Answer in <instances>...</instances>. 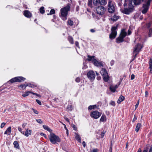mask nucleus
<instances>
[{
	"label": "nucleus",
	"mask_w": 152,
	"mask_h": 152,
	"mask_svg": "<svg viewBox=\"0 0 152 152\" xmlns=\"http://www.w3.org/2000/svg\"><path fill=\"white\" fill-rule=\"evenodd\" d=\"M70 4H68L66 6L62 8L60 10V17L63 20L65 21L67 20L68 12L70 11Z\"/></svg>",
	"instance_id": "1"
},
{
	"label": "nucleus",
	"mask_w": 152,
	"mask_h": 152,
	"mask_svg": "<svg viewBox=\"0 0 152 152\" xmlns=\"http://www.w3.org/2000/svg\"><path fill=\"white\" fill-rule=\"evenodd\" d=\"M134 7L133 5L132 4V1H129V9L128 8L121 9V11L124 13L128 15L130 14L132 11V9Z\"/></svg>",
	"instance_id": "2"
},
{
	"label": "nucleus",
	"mask_w": 152,
	"mask_h": 152,
	"mask_svg": "<svg viewBox=\"0 0 152 152\" xmlns=\"http://www.w3.org/2000/svg\"><path fill=\"white\" fill-rule=\"evenodd\" d=\"M49 139L51 142L53 144H55L56 142H59L61 141L59 137L53 133L50 134L49 136Z\"/></svg>",
	"instance_id": "3"
},
{
	"label": "nucleus",
	"mask_w": 152,
	"mask_h": 152,
	"mask_svg": "<svg viewBox=\"0 0 152 152\" xmlns=\"http://www.w3.org/2000/svg\"><path fill=\"white\" fill-rule=\"evenodd\" d=\"M152 0H147L145 1V3L143 4L142 10V12L143 14L146 13L148 10L150 4V3Z\"/></svg>",
	"instance_id": "4"
},
{
	"label": "nucleus",
	"mask_w": 152,
	"mask_h": 152,
	"mask_svg": "<svg viewBox=\"0 0 152 152\" xmlns=\"http://www.w3.org/2000/svg\"><path fill=\"white\" fill-rule=\"evenodd\" d=\"M118 26V24H117L116 26H113L111 28V33L110 35V38L111 39H114L117 35V29Z\"/></svg>",
	"instance_id": "5"
},
{
	"label": "nucleus",
	"mask_w": 152,
	"mask_h": 152,
	"mask_svg": "<svg viewBox=\"0 0 152 152\" xmlns=\"http://www.w3.org/2000/svg\"><path fill=\"white\" fill-rule=\"evenodd\" d=\"M97 13L100 15H103L105 12L106 9L102 6H98L96 9Z\"/></svg>",
	"instance_id": "6"
},
{
	"label": "nucleus",
	"mask_w": 152,
	"mask_h": 152,
	"mask_svg": "<svg viewBox=\"0 0 152 152\" xmlns=\"http://www.w3.org/2000/svg\"><path fill=\"white\" fill-rule=\"evenodd\" d=\"M101 113L99 112L98 111H95L91 112L90 115L91 117L93 118L96 119L99 118L101 115Z\"/></svg>",
	"instance_id": "7"
},
{
	"label": "nucleus",
	"mask_w": 152,
	"mask_h": 152,
	"mask_svg": "<svg viewBox=\"0 0 152 152\" xmlns=\"http://www.w3.org/2000/svg\"><path fill=\"white\" fill-rule=\"evenodd\" d=\"M108 11L110 13H113L115 10V7L113 2L110 0L108 3Z\"/></svg>",
	"instance_id": "8"
},
{
	"label": "nucleus",
	"mask_w": 152,
	"mask_h": 152,
	"mask_svg": "<svg viewBox=\"0 0 152 152\" xmlns=\"http://www.w3.org/2000/svg\"><path fill=\"white\" fill-rule=\"evenodd\" d=\"M87 76L88 78L91 80H94L95 77V74L93 71H90L87 74Z\"/></svg>",
	"instance_id": "9"
},
{
	"label": "nucleus",
	"mask_w": 152,
	"mask_h": 152,
	"mask_svg": "<svg viewBox=\"0 0 152 152\" xmlns=\"http://www.w3.org/2000/svg\"><path fill=\"white\" fill-rule=\"evenodd\" d=\"M142 48V46L140 44H138L135 46L134 48L133 53L135 52H138L140 51V50Z\"/></svg>",
	"instance_id": "10"
},
{
	"label": "nucleus",
	"mask_w": 152,
	"mask_h": 152,
	"mask_svg": "<svg viewBox=\"0 0 152 152\" xmlns=\"http://www.w3.org/2000/svg\"><path fill=\"white\" fill-rule=\"evenodd\" d=\"M98 3L102 5H105L107 4V1L106 0H94V4H96Z\"/></svg>",
	"instance_id": "11"
},
{
	"label": "nucleus",
	"mask_w": 152,
	"mask_h": 152,
	"mask_svg": "<svg viewBox=\"0 0 152 152\" xmlns=\"http://www.w3.org/2000/svg\"><path fill=\"white\" fill-rule=\"evenodd\" d=\"M120 84L115 85H111L109 87V89L110 91L112 92H115L116 89L118 88Z\"/></svg>",
	"instance_id": "12"
},
{
	"label": "nucleus",
	"mask_w": 152,
	"mask_h": 152,
	"mask_svg": "<svg viewBox=\"0 0 152 152\" xmlns=\"http://www.w3.org/2000/svg\"><path fill=\"white\" fill-rule=\"evenodd\" d=\"M93 63L94 66L97 67H100L103 66L102 61H99L96 59L93 61Z\"/></svg>",
	"instance_id": "13"
},
{
	"label": "nucleus",
	"mask_w": 152,
	"mask_h": 152,
	"mask_svg": "<svg viewBox=\"0 0 152 152\" xmlns=\"http://www.w3.org/2000/svg\"><path fill=\"white\" fill-rule=\"evenodd\" d=\"M23 14L26 17L28 18H30L32 16L31 13L28 10L24 11Z\"/></svg>",
	"instance_id": "14"
},
{
	"label": "nucleus",
	"mask_w": 152,
	"mask_h": 152,
	"mask_svg": "<svg viewBox=\"0 0 152 152\" xmlns=\"http://www.w3.org/2000/svg\"><path fill=\"white\" fill-rule=\"evenodd\" d=\"M143 0H129V1H132V4L134 5H139L141 2Z\"/></svg>",
	"instance_id": "15"
},
{
	"label": "nucleus",
	"mask_w": 152,
	"mask_h": 152,
	"mask_svg": "<svg viewBox=\"0 0 152 152\" xmlns=\"http://www.w3.org/2000/svg\"><path fill=\"white\" fill-rule=\"evenodd\" d=\"M99 105H96V104H95V105H90L88 108V110H91L93 109H99Z\"/></svg>",
	"instance_id": "16"
},
{
	"label": "nucleus",
	"mask_w": 152,
	"mask_h": 152,
	"mask_svg": "<svg viewBox=\"0 0 152 152\" xmlns=\"http://www.w3.org/2000/svg\"><path fill=\"white\" fill-rule=\"evenodd\" d=\"M124 38L120 35L116 39V42L117 43H119L123 42L124 41Z\"/></svg>",
	"instance_id": "17"
},
{
	"label": "nucleus",
	"mask_w": 152,
	"mask_h": 152,
	"mask_svg": "<svg viewBox=\"0 0 152 152\" xmlns=\"http://www.w3.org/2000/svg\"><path fill=\"white\" fill-rule=\"evenodd\" d=\"M127 35V33L125 31V29H123L121 30V33L120 34V35L124 38Z\"/></svg>",
	"instance_id": "18"
},
{
	"label": "nucleus",
	"mask_w": 152,
	"mask_h": 152,
	"mask_svg": "<svg viewBox=\"0 0 152 152\" xmlns=\"http://www.w3.org/2000/svg\"><path fill=\"white\" fill-rule=\"evenodd\" d=\"M29 93H31L33 95H36L37 96H38L39 95L37 93H34L32 92L28 91L25 92L24 94H23L22 95V96L23 97H26V96H28V95L29 94Z\"/></svg>",
	"instance_id": "19"
},
{
	"label": "nucleus",
	"mask_w": 152,
	"mask_h": 152,
	"mask_svg": "<svg viewBox=\"0 0 152 152\" xmlns=\"http://www.w3.org/2000/svg\"><path fill=\"white\" fill-rule=\"evenodd\" d=\"M17 81L18 82H22L24 81L26 79L22 77H16Z\"/></svg>",
	"instance_id": "20"
},
{
	"label": "nucleus",
	"mask_w": 152,
	"mask_h": 152,
	"mask_svg": "<svg viewBox=\"0 0 152 152\" xmlns=\"http://www.w3.org/2000/svg\"><path fill=\"white\" fill-rule=\"evenodd\" d=\"M88 58L87 59V60L90 61H92V63H93V61L94 60H95V56H90V55H88L87 56Z\"/></svg>",
	"instance_id": "21"
},
{
	"label": "nucleus",
	"mask_w": 152,
	"mask_h": 152,
	"mask_svg": "<svg viewBox=\"0 0 152 152\" xmlns=\"http://www.w3.org/2000/svg\"><path fill=\"white\" fill-rule=\"evenodd\" d=\"M149 66L150 72L151 73H152V59L150 58L149 62Z\"/></svg>",
	"instance_id": "22"
},
{
	"label": "nucleus",
	"mask_w": 152,
	"mask_h": 152,
	"mask_svg": "<svg viewBox=\"0 0 152 152\" xmlns=\"http://www.w3.org/2000/svg\"><path fill=\"white\" fill-rule=\"evenodd\" d=\"M100 73L102 76L105 75H107V74H108L106 70L105 69L103 68L102 69L100 72Z\"/></svg>",
	"instance_id": "23"
},
{
	"label": "nucleus",
	"mask_w": 152,
	"mask_h": 152,
	"mask_svg": "<svg viewBox=\"0 0 152 152\" xmlns=\"http://www.w3.org/2000/svg\"><path fill=\"white\" fill-rule=\"evenodd\" d=\"M106 120V116L104 115H102L100 118V122H104Z\"/></svg>",
	"instance_id": "24"
},
{
	"label": "nucleus",
	"mask_w": 152,
	"mask_h": 152,
	"mask_svg": "<svg viewBox=\"0 0 152 152\" xmlns=\"http://www.w3.org/2000/svg\"><path fill=\"white\" fill-rule=\"evenodd\" d=\"M31 130H28L27 129L26 131L25 135L26 137H28L29 135H31Z\"/></svg>",
	"instance_id": "25"
},
{
	"label": "nucleus",
	"mask_w": 152,
	"mask_h": 152,
	"mask_svg": "<svg viewBox=\"0 0 152 152\" xmlns=\"http://www.w3.org/2000/svg\"><path fill=\"white\" fill-rule=\"evenodd\" d=\"M75 139L79 142L81 143V139L80 136L77 133H75Z\"/></svg>",
	"instance_id": "26"
},
{
	"label": "nucleus",
	"mask_w": 152,
	"mask_h": 152,
	"mask_svg": "<svg viewBox=\"0 0 152 152\" xmlns=\"http://www.w3.org/2000/svg\"><path fill=\"white\" fill-rule=\"evenodd\" d=\"M125 98L122 95H121L117 101V103L119 104Z\"/></svg>",
	"instance_id": "27"
},
{
	"label": "nucleus",
	"mask_w": 152,
	"mask_h": 152,
	"mask_svg": "<svg viewBox=\"0 0 152 152\" xmlns=\"http://www.w3.org/2000/svg\"><path fill=\"white\" fill-rule=\"evenodd\" d=\"M103 79L104 81L106 82H107L109 80V77L108 75V74L105 75H103Z\"/></svg>",
	"instance_id": "28"
},
{
	"label": "nucleus",
	"mask_w": 152,
	"mask_h": 152,
	"mask_svg": "<svg viewBox=\"0 0 152 152\" xmlns=\"http://www.w3.org/2000/svg\"><path fill=\"white\" fill-rule=\"evenodd\" d=\"M119 18V17L116 15H114L111 18V20L113 21H115L117 20Z\"/></svg>",
	"instance_id": "29"
},
{
	"label": "nucleus",
	"mask_w": 152,
	"mask_h": 152,
	"mask_svg": "<svg viewBox=\"0 0 152 152\" xmlns=\"http://www.w3.org/2000/svg\"><path fill=\"white\" fill-rule=\"evenodd\" d=\"M11 131V127H9L4 132L5 134L9 135Z\"/></svg>",
	"instance_id": "30"
},
{
	"label": "nucleus",
	"mask_w": 152,
	"mask_h": 152,
	"mask_svg": "<svg viewBox=\"0 0 152 152\" xmlns=\"http://www.w3.org/2000/svg\"><path fill=\"white\" fill-rule=\"evenodd\" d=\"M44 129L49 131V132H51L52 131V130L47 126L44 125L43 126Z\"/></svg>",
	"instance_id": "31"
},
{
	"label": "nucleus",
	"mask_w": 152,
	"mask_h": 152,
	"mask_svg": "<svg viewBox=\"0 0 152 152\" xmlns=\"http://www.w3.org/2000/svg\"><path fill=\"white\" fill-rule=\"evenodd\" d=\"M13 145L14 146V147L17 149L19 148V145L17 141H15L13 142Z\"/></svg>",
	"instance_id": "32"
},
{
	"label": "nucleus",
	"mask_w": 152,
	"mask_h": 152,
	"mask_svg": "<svg viewBox=\"0 0 152 152\" xmlns=\"http://www.w3.org/2000/svg\"><path fill=\"white\" fill-rule=\"evenodd\" d=\"M28 86L27 84H22L19 86V88L20 89H24Z\"/></svg>",
	"instance_id": "33"
},
{
	"label": "nucleus",
	"mask_w": 152,
	"mask_h": 152,
	"mask_svg": "<svg viewBox=\"0 0 152 152\" xmlns=\"http://www.w3.org/2000/svg\"><path fill=\"white\" fill-rule=\"evenodd\" d=\"M141 124H137L135 128V131L137 132L141 127Z\"/></svg>",
	"instance_id": "34"
},
{
	"label": "nucleus",
	"mask_w": 152,
	"mask_h": 152,
	"mask_svg": "<svg viewBox=\"0 0 152 152\" xmlns=\"http://www.w3.org/2000/svg\"><path fill=\"white\" fill-rule=\"evenodd\" d=\"M67 23L69 25L71 26H73V21L70 19H69L67 21Z\"/></svg>",
	"instance_id": "35"
},
{
	"label": "nucleus",
	"mask_w": 152,
	"mask_h": 152,
	"mask_svg": "<svg viewBox=\"0 0 152 152\" xmlns=\"http://www.w3.org/2000/svg\"><path fill=\"white\" fill-rule=\"evenodd\" d=\"M68 40L71 44L74 43L73 38L71 37H68Z\"/></svg>",
	"instance_id": "36"
},
{
	"label": "nucleus",
	"mask_w": 152,
	"mask_h": 152,
	"mask_svg": "<svg viewBox=\"0 0 152 152\" xmlns=\"http://www.w3.org/2000/svg\"><path fill=\"white\" fill-rule=\"evenodd\" d=\"M16 77L12 78L9 81H10L11 83L17 82V79H16Z\"/></svg>",
	"instance_id": "37"
},
{
	"label": "nucleus",
	"mask_w": 152,
	"mask_h": 152,
	"mask_svg": "<svg viewBox=\"0 0 152 152\" xmlns=\"http://www.w3.org/2000/svg\"><path fill=\"white\" fill-rule=\"evenodd\" d=\"M44 8L43 7H41L39 9V11L42 14H44L45 13V11L44 10Z\"/></svg>",
	"instance_id": "38"
},
{
	"label": "nucleus",
	"mask_w": 152,
	"mask_h": 152,
	"mask_svg": "<svg viewBox=\"0 0 152 152\" xmlns=\"http://www.w3.org/2000/svg\"><path fill=\"white\" fill-rule=\"evenodd\" d=\"M55 13V11L54 9H52L50 11V12L49 13H48L47 15H52V14H54Z\"/></svg>",
	"instance_id": "39"
},
{
	"label": "nucleus",
	"mask_w": 152,
	"mask_h": 152,
	"mask_svg": "<svg viewBox=\"0 0 152 152\" xmlns=\"http://www.w3.org/2000/svg\"><path fill=\"white\" fill-rule=\"evenodd\" d=\"M148 146H146L144 148V150L143 151V152H148Z\"/></svg>",
	"instance_id": "40"
},
{
	"label": "nucleus",
	"mask_w": 152,
	"mask_h": 152,
	"mask_svg": "<svg viewBox=\"0 0 152 152\" xmlns=\"http://www.w3.org/2000/svg\"><path fill=\"white\" fill-rule=\"evenodd\" d=\"M27 84V85H28V86L29 87H31V88H34L36 86L34 85L30 84V83L29 84Z\"/></svg>",
	"instance_id": "41"
},
{
	"label": "nucleus",
	"mask_w": 152,
	"mask_h": 152,
	"mask_svg": "<svg viewBox=\"0 0 152 152\" xmlns=\"http://www.w3.org/2000/svg\"><path fill=\"white\" fill-rule=\"evenodd\" d=\"M105 132H106L105 131H103V132H101V133L100 134V135L101 136V137L102 138L103 137L104 134L105 133Z\"/></svg>",
	"instance_id": "42"
},
{
	"label": "nucleus",
	"mask_w": 152,
	"mask_h": 152,
	"mask_svg": "<svg viewBox=\"0 0 152 152\" xmlns=\"http://www.w3.org/2000/svg\"><path fill=\"white\" fill-rule=\"evenodd\" d=\"M152 34V28H150L149 30V37H151V35Z\"/></svg>",
	"instance_id": "43"
},
{
	"label": "nucleus",
	"mask_w": 152,
	"mask_h": 152,
	"mask_svg": "<svg viewBox=\"0 0 152 152\" xmlns=\"http://www.w3.org/2000/svg\"><path fill=\"white\" fill-rule=\"evenodd\" d=\"M32 110L34 112L35 114H38V111L37 110H35L33 108H32Z\"/></svg>",
	"instance_id": "44"
},
{
	"label": "nucleus",
	"mask_w": 152,
	"mask_h": 152,
	"mask_svg": "<svg viewBox=\"0 0 152 152\" xmlns=\"http://www.w3.org/2000/svg\"><path fill=\"white\" fill-rule=\"evenodd\" d=\"M36 121L37 123L39 124H41L42 123V121L40 119H37Z\"/></svg>",
	"instance_id": "45"
},
{
	"label": "nucleus",
	"mask_w": 152,
	"mask_h": 152,
	"mask_svg": "<svg viewBox=\"0 0 152 152\" xmlns=\"http://www.w3.org/2000/svg\"><path fill=\"white\" fill-rule=\"evenodd\" d=\"M75 81L77 83H79L80 81V79L79 77H77L75 79Z\"/></svg>",
	"instance_id": "46"
},
{
	"label": "nucleus",
	"mask_w": 152,
	"mask_h": 152,
	"mask_svg": "<svg viewBox=\"0 0 152 152\" xmlns=\"http://www.w3.org/2000/svg\"><path fill=\"white\" fill-rule=\"evenodd\" d=\"M110 104L111 105L113 106H114L115 105V102L113 101H111L110 103Z\"/></svg>",
	"instance_id": "47"
},
{
	"label": "nucleus",
	"mask_w": 152,
	"mask_h": 152,
	"mask_svg": "<svg viewBox=\"0 0 152 152\" xmlns=\"http://www.w3.org/2000/svg\"><path fill=\"white\" fill-rule=\"evenodd\" d=\"M36 101L37 102V103L39 105H41L42 104L41 102V101L38 99L36 100Z\"/></svg>",
	"instance_id": "48"
},
{
	"label": "nucleus",
	"mask_w": 152,
	"mask_h": 152,
	"mask_svg": "<svg viewBox=\"0 0 152 152\" xmlns=\"http://www.w3.org/2000/svg\"><path fill=\"white\" fill-rule=\"evenodd\" d=\"M127 3H128L127 1L126 0L124 4V6L125 7H127Z\"/></svg>",
	"instance_id": "49"
},
{
	"label": "nucleus",
	"mask_w": 152,
	"mask_h": 152,
	"mask_svg": "<svg viewBox=\"0 0 152 152\" xmlns=\"http://www.w3.org/2000/svg\"><path fill=\"white\" fill-rule=\"evenodd\" d=\"M139 100H138V101L137 103L135 105V109H136L137 107H138L139 104Z\"/></svg>",
	"instance_id": "50"
},
{
	"label": "nucleus",
	"mask_w": 152,
	"mask_h": 152,
	"mask_svg": "<svg viewBox=\"0 0 152 152\" xmlns=\"http://www.w3.org/2000/svg\"><path fill=\"white\" fill-rule=\"evenodd\" d=\"M40 134L41 135V136H43V137H44L45 138H46V135L45 134H44V133H40Z\"/></svg>",
	"instance_id": "51"
},
{
	"label": "nucleus",
	"mask_w": 152,
	"mask_h": 152,
	"mask_svg": "<svg viewBox=\"0 0 152 152\" xmlns=\"http://www.w3.org/2000/svg\"><path fill=\"white\" fill-rule=\"evenodd\" d=\"M72 128H73V129L75 130H77V128H76V126L74 124H73L72 125Z\"/></svg>",
	"instance_id": "52"
},
{
	"label": "nucleus",
	"mask_w": 152,
	"mask_h": 152,
	"mask_svg": "<svg viewBox=\"0 0 152 152\" xmlns=\"http://www.w3.org/2000/svg\"><path fill=\"white\" fill-rule=\"evenodd\" d=\"M75 44L76 46L77 47L79 48V42H77V41L75 42Z\"/></svg>",
	"instance_id": "53"
},
{
	"label": "nucleus",
	"mask_w": 152,
	"mask_h": 152,
	"mask_svg": "<svg viewBox=\"0 0 152 152\" xmlns=\"http://www.w3.org/2000/svg\"><path fill=\"white\" fill-rule=\"evenodd\" d=\"M135 76L134 74H132L131 75V79L132 80H133Z\"/></svg>",
	"instance_id": "54"
},
{
	"label": "nucleus",
	"mask_w": 152,
	"mask_h": 152,
	"mask_svg": "<svg viewBox=\"0 0 152 152\" xmlns=\"http://www.w3.org/2000/svg\"><path fill=\"white\" fill-rule=\"evenodd\" d=\"M64 118L65 120L67 122L69 123V120L68 118H67L66 117H64Z\"/></svg>",
	"instance_id": "55"
},
{
	"label": "nucleus",
	"mask_w": 152,
	"mask_h": 152,
	"mask_svg": "<svg viewBox=\"0 0 152 152\" xmlns=\"http://www.w3.org/2000/svg\"><path fill=\"white\" fill-rule=\"evenodd\" d=\"M18 130L22 134H24V132H22V129L18 127Z\"/></svg>",
	"instance_id": "56"
},
{
	"label": "nucleus",
	"mask_w": 152,
	"mask_h": 152,
	"mask_svg": "<svg viewBox=\"0 0 152 152\" xmlns=\"http://www.w3.org/2000/svg\"><path fill=\"white\" fill-rule=\"evenodd\" d=\"M98 150L96 148V149H93L92 151L91 152H98Z\"/></svg>",
	"instance_id": "57"
},
{
	"label": "nucleus",
	"mask_w": 152,
	"mask_h": 152,
	"mask_svg": "<svg viewBox=\"0 0 152 152\" xmlns=\"http://www.w3.org/2000/svg\"><path fill=\"white\" fill-rule=\"evenodd\" d=\"M110 64L111 66H113L114 64V61L113 60H112L110 62Z\"/></svg>",
	"instance_id": "58"
},
{
	"label": "nucleus",
	"mask_w": 152,
	"mask_h": 152,
	"mask_svg": "<svg viewBox=\"0 0 152 152\" xmlns=\"http://www.w3.org/2000/svg\"><path fill=\"white\" fill-rule=\"evenodd\" d=\"M67 108L68 109H69V110H72V106L71 105H68L67 107Z\"/></svg>",
	"instance_id": "59"
},
{
	"label": "nucleus",
	"mask_w": 152,
	"mask_h": 152,
	"mask_svg": "<svg viewBox=\"0 0 152 152\" xmlns=\"http://www.w3.org/2000/svg\"><path fill=\"white\" fill-rule=\"evenodd\" d=\"M138 52H135V53L134 54L133 53V54L134 56V58H135L136 57L137 55L138 54Z\"/></svg>",
	"instance_id": "60"
},
{
	"label": "nucleus",
	"mask_w": 152,
	"mask_h": 152,
	"mask_svg": "<svg viewBox=\"0 0 152 152\" xmlns=\"http://www.w3.org/2000/svg\"><path fill=\"white\" fill-rule=\"evenodd\" d=\"M84 147H85L86 146V143L85 141H83L82 143Z\"/></svg>",
	"instance_id": "61"
},
{
	"label": "nucleus",
	"mask_w": 152,
	"mask_h": 152,
	"mask_svg": "<svg viewBox=\"0 0 152 152\" xmlns=\"http://www.w3.org/2000/svg\"><path fill=\"white\" fill-rule=\"evenodd\" d=\"M79 10V7L77 6L76 7V10L77 12Z\"/></svg>",
	"instance_id": "62"
},
{
	"label": "nucleus",
	"mask_w": 152,
	"mask_h": 152,
	"mask_svg": "<svg viewBox=\"0 0 152 152\" xmlns=\"http://www.w3.org/2000/svg\"><path fill=\"white\" fill-rule=\"evenodd\" d=\"M148 92L147 91H146L145 92V96L146 97H147L148 96Z\"/></svg>",
	"instance_id": "63"
},
{
	"label": "nucleus",
	"mask_w": 152,
	"mask_h": 152,
	"mask_svg": "<svg viewBox=\"0 0 152 152\" xmlns=\"http://www.w3.org/2000/svg\"><path fill=\"white\" fill-rule=\"evenodd\" d=\"M149 152H152V145L151 147V148L149 151Z\"/></svg>",
	"instance_id": "64"
}]
</instances>
